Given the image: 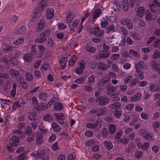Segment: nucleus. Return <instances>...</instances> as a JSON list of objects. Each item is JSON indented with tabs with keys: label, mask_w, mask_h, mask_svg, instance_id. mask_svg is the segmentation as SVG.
<instances>
[{
	"label": "nucleus",
	"mask_w": 160,
	"mask_h": 160,
	"mask_svg": "<svg viewBox=\"0 0 160 160\" xmlns=\"http://www.w3.org/2000/svg\"><path fill=\"white\" fill-rule=\"evenodd\" d=\"M106 111V107H98L90 110L89 112L92 114H95L97 116L99 117L105 114Z\"/></svg>",
	"instance_id": "nucleus-1"
},
{
	"label": "nucleus",
	"mask_w": 160,
	"mask_h": 160,
	"mask_svg": "<svg viewBox=\"0 0 160 160\" xmlns=\"http://www.w3.org/2000/svg\"><path fill=\"white\" fill-rule=\"evenodd\" d=\"M92 34H94L96 37H102L103 36L104 30H101L99 27H96L90 31Z\"/></svg>",
	"instance_id": "nucleus-2"
},
{
	"label": "nucleus",
	"mask_w": 160,
	"mask_h": 160,
	"mask_svg": "<svg viewBox=\"0 0 160 160\" xmlns=\"http://www.w3.org/2000/svg\"><path fill=\"white\" fill-rule=\"evenodd\" d=\"M109 99L106 96H101L97 98L96 102L100 106H105L109 102Z\"/></svg>",
	"instance_id": "nucleus-3"
},
{
	"label": "nucleus",
	"mask_w": 160,
	"mask_h": 160,
	"mask_svg": "<svg viewBox=\"0 0 160 160\" xmlns=\"http://www.w3.org/2000/svg\"><path fill=\"white\" fill-rule=\"evenodd\" d=\"M54 116L55 117L56 121L60 124H62L64 121V114L62 113H54Z\"/></svg>",
	"instance_id": "nucleus-4"
},
{
	"label": "nucleus",
	"mask_w": 160,
	"mask_h": 160,
	"mask_svg": "<svg viewBox=\"0 0 160 160\" xmlns=\"http://www.w3.org/2000/svg\"><path fill=\"white\" fill-rule=\"evenodd\" d=\"M9 142L10 145L13 147L18 146L20 142L18 137L13 136L9 140Z\"/></svg>",
	"instance_id": "nucleus-5"
},
{
	"label": "nucleus",
	"mask_w": 160,
	"mask_h": 160,
	"mask_svg": "<svg viewBox=\"0 0 160 160\" xmlns=\"http://www.w3.org/2000/svg\"><path fill=\"white\" fill-rule=\"evenodd\" d=\"M120 23L123 25H126L129 29H131L133 28L132 22L128 19L124 18L121 20Z\"/></svg>",
	"instance_id": "nucleus-6"
},
{
	"label": "nucleus",
	"mask_w": 160,
	"mask_h": 160,
	"mask_svg": "<svg viewBox=\"0 0 160 160\" xmlns=\"http://www.w3.org/2000/svg\"><path fill=\"white\" fill-rule=\"evenodd\" d=\"M0 102L2 108L7 110H9L10 108L9 100L4 99L2 98H0Z\"/></svg>",
	"instance_id": "nucleus-7"
},
{
	"label": "nucleus",
	"mask_w": 160,
	"mask_h": 160,
	"mask_svg": "<svg viewBox=\"0 0 160 160\" xmlns=\"http://www.w3.org/2000/svg\"><path fill=\"white\" fill-rule=\"evenodd\" d=\"M68 60V57L62 56L60 59L59 60V62L62 69H63L66 66L67 62Z\"/></svg>",
	"instance_id": "nucleus-8"
},
{
	"label": "nucleus",
	"mask_w": 160,
	"mask_h": 160,
	"mask_svg": "<svg viewBox=\"0 0 160 160\" xmlns=\"http://www.w3.org/2000/svg\"><path fill=\"white\" fill-rule=\"evenodd\" d=\"M135 68H140L141 69L144 70H147V65L144 61H139L138 63H136Z\"/></svg>",
	"instance_id": "nucleus-9"
},
{
	"label": "nucleus",
	"mask_w": 160,
	"mask_h": 160,
	"mask_svg": "<svg viewBox=\"0 0 160 160\" xmlns=\"http://www.w3.org/2000/svg\"><path fill=\"white\" fill-rule=\"evenodd\" d=\"M45 24V21L43 19H41L37 24L36 30L37 32H41L43 29Z\"/></svg>",
	"instance_id": "nucleus-10"
},
{
	"label": "nucleus",
	"mask_w": 160,
	"mask_h": 160,
	"mask_svg": "<svg viewBox=\"0 0 160 160\" xmlns=\"http://www.w3.org/2000/svg\"><path fill=\"white\" fill-rule=\"evenodd\" d=\"M85 67L84 63L80 62L78 63V66L75 70V72L78 74H80L83 72V70Z\"/></svg>",
	"instance_id": "nucleus-11"
},
{
	"label": "nucleus",
	"mask_w": 160,
	"mask_h": 160,
	"mask_svg": "<svg viewBox=\"0 0 160 160\" xmlns=\"http://www.w3.org/2000/svg\"><path fill=\"white\" fill-rule=\"evenodd\" d=\"M118 87V85L113 86L110 83H109L107 86V88L108 89V94L109 95L112 94V93L116 90Z\"/></svg>",
	"instance_id": "nucleus-12"
},
{
	"label": "nucleus",
	"mask_w": 160,
	"mask_h": 160,
	"mask_svg": "<svg viewBox=\"0 0 160 160\" xmlns=\"http://www.w3.org/2000/svg\"><path fill=\"white\" fill-rule=\"evenodd\" d=\"M48 107L47 104L45 103L40 102L39 105L35 106L34 108L38 111H42L46 109Z\"/></svg>",
	"instance_id": "nucleus-13"
},
{
	"label": "nucleus",
	"mask_w": 160,
	"mask_h": 160,
	"mask_svg": "<svg viewBox=\"0 0 160 160\" xmlns=\"http://www.w3.org/2000/svg\"><path fill=\"white\" fill-rule=\"evenodd\" d=\"M35 57L32 56L30 53H26L23 56L24 61L27 62H31Z\"/></svg>",
	"instance_id": "nucleus-14"
},
{
	"label": "nucleus",
	"mask_w": 160,
	"mask_h": 160,
	"mask_svg": "<svg viewBox=\"0 0 160 160\" xmlns=\"http://www.w3.org/2000/svg\"><path fill=\"white\" fill-rule=\"evenodd\" d=\"M38 156L42 160H49L48 152L46 150L38 154Z\"/></svg>",
	"instance_id": "nucleus-15"
},
{
	"label": "nucleus",
	"mask_w": 160,
	"mask_h": 160,
	"mask_svg": "<svg viewBox=\"0 0 160 160\" xmlns=\"http://www.w3.org/2000/svg\"><path fill=\"white\" fill-rule=\"evenodd\" d=\"M142 97V94L140 92H138L132 96L130 98V100L135 102L140 100Z\"/></svg>",
	"instance_id": "nucleus-16"
},
{
	"label": "nucleus",
	"mask_w": 160,
	"mask_h": 160,
	"mask_svg": "<svg viewBox=\"0 0 160 160\" xmlns=\"http://www.w3.org/2000/svg\"><path fill=\"white\" fill-rule=\"evenodd\" d=\"M75 16V14L70 12H67L66 16V22L68 23H71Z\"/></svg>",
	"instance_id": "nucleus-17"
},
{
	"label": "nucleus",
	"mask_w": 160,
	"mask_h": 160,
	"mask_svg": "<svg viewBox=\"0 0 160 160\" xmlns=\"http://www.w3.org/2000/svg\"><path fill=\"white\" fill-rule=\"evenodd\" d=\"M26 27L24 25H22L19 28L16 30L15 33L17 34H24L26 33Z\"/></svg>",
	"instance_id": "nucleus-18"
},
{
	"label": "nucleus",
	"mask_w": 160,
	"mask_h": 160,
	"mask_svg": "<svg viewBox=\"0 0 160 160\" xmlns=\"http://www.w3.org/2000/svg\"><path fill=\"white\" fill-rule=\"evenodd\" d=\"M35 140L36 144L37 145L40 146L42 143V136L41 133H38L36 134Z\"/></svg>",
	"instance_id": "nucleus-19"
},
{
	"label": "nucleus",
	"mask_w": 160,
	"mask_h": 160,
	"mask_svg": "<svg viewBox=\"0 0 160 160\" xmlns=\"http://www.w3.org/2000/svg\"><path fill=\"white\" fill-rule=\"evenodd\" d=\"M54 11L52 9H48L47 10L45 14V17L47 19H50L54 16Z\"/></svg>",
	"instance_id": "nucleus-20"
},
{
	"label": "nucleus",
	"mask_w": 160,
	"mask_h": 160,
	"mask_svg": "<svg viewBox=\"0 0 160 160\" xmlns=\"http://www.w3.org/2000/svg\"><path fill=\"white\" fill-rule=\"evenodd\" d=\"M50 66L48 64H46L43 65L40 68L42 72L43 73H47L50 68Z\"/></svg>",
	"instance_id": "nucleus-21"
},
{
	"label": "nucleus",
	"mask_w": 160,
	"mask_h": 160,
	"mask_svg": "<svg viewBox=\"0 0 160 160\" xmlns=\"http://www.w3.org/2000/svg\"><path fill=\"white\" fill-rule=\"evenodd\" d=\"M105 18H106V19L103 18L101 20L100 23L101 27L103 28H106L108 24V16L106 17Z\"/></svg>",
	"instance_id": "nucleus-22"
},
{
	"label": "nucleus",
	"mask_w": 160,
	"mask_h": 160,
	"mask_svg": "<svg viewBox=\"0 0 160 160\" xmlns=\"http://www.w3.org/2000/svg\"><path fill=\"white\" fill-rule=\"evenodd\" d=\"M9 72L10 75L12 78H16L20 73L18 70H16L13 68L10 69Z\"/></svg>",
	"instance_id": "nucleus-23"
},
{
	"label": "nucleus",
	"mask_w": 160,
	"mask_h": 160,
	"mask_svg": "<svg viewBox=\"0 0 160 160\" xmlns=\"http://www.w3.org/2000/svg\"><path fill=\"white\" fill-rule=\"evenodd\" d=\"M136 73L135 74L136 77L138 78L140 80L143 79L144 78V75L143 72L137 68H136Z\"/></svg>",
	"instance_id": "nucleus-24"
},
{
	"label": "nucleus",
	"mask_w": 160,
	"mask_h": 160,
	"mask_svg": "<svg viewBox=\"0 0 160 160\" xmlns=\"http://www.w3.org/2000/svg\"><path fill=\"white\" fill-rule=\"evenodd\" d=\"M121 104L120 103L118 102H116L113 103H112L110 105V108L114 109L115 110H118L121 109Z\"/></svg>",
	"instance_id": "nucleus-25"
},
{
	"label": "nucleus",
	"mask_w": 160,
	"mask_h": 160,
	"mask_svg": "<svg viewBox=\"0 0 160 160\" xmlns=\"http://www.w3.org/2000/svg\"><path fill=\"white\" fill-rule=\"evenodd\" d=\"M53 108L56 111H60L63 109V106L62 104L59 102H57L54 104Z\"/></svg>",
	"instance_id": "nucleus-26"
},
{
	"label": "nucleus",
	"mask_w": 160,
	"mask_h": 160,
	"mask_svg": "<svg viewBox=\"0 0 160 160\" xmlns=\"http://www.w3.org/2000/svg\"><path fill=\"white\" fill-rule=\"evenodd\" d=\"M38 97L39 99L40 100L44 101L46 100L47 97V94L46 92L40 91L39 92Z\"/></svg>",
	"instance_id": "nucleus-27"
},
{
	"label": "nucleus",
	"mask_w": 160,
	"mask_h": 160,
	"mask_svg": "<svg viewBox=\"0 0 160 160\" xmlns=\"http://www.w3.org/2000/svg\"><path fill=\"white\" fill-rule=\"evenodd\" d=\"M116 125L114 124H111L108 127L109 133L110 135H112L115 133L116 131Z\"/></svg>",
	"instance_id": "nucleus-28"
},
{
	"label": "nucleus",
	"mask_w": 160,
	"mask_h": 160,
	"mask_svg": "<svg viewBox=\"0 0 160 160\" xmlns=\"http://www.w3.org/2000/svg\"><path fill=\"white\" fill-rule=\"evenodd\" d=\"M51 126L52 128L55 132H59L62 129L61 127L55 122L52 123Z\"/></svg>",
	"instance_id": "nucleus-29"
},
{
	"label": "nucleus",
	"mask_w": 160,
	"mask_h": 160,
	"mask_svg": "<svg viewBox=\"0 0 160 160\" xmlns=\"http://www.w3.org/2000/svg\"><path fill=\"white\" fill-rule=\"evenodd\" d=\"M28 118L30 120L34 121L37 118V115L33 112H30L28 113Z\"/></svg>",
	"instance_id": "nucleus-30"
},
{
	"label": "nucleus",
	"mask_w": 160,
	"mask_h": 160,
	"mask_svg": "<svg viewBox=\"0 0 160 160\" xmlns=\"http://www.w3.org/2000/svg\"><path fill=\"white\" fill-rule=\"evenodd\" d=\"M102 13V11L101 9L99 8L96 9L94 11L93 15V22L98 18Z\"/></svg>",
	"instance_id": "nucleus-31"
},
{
	"label": "nucleus",
	"mask_w": 160,
	"mask_h": 160,
	"mask_svg": "<svg viewBox=\"0 0 160 160\" xmlns=\"http://www.w3.org/2000/svg\"><path fill=\"white\" fill-rule=\"evenodd\" d=\"M129 3L127 0H123L122 2V9L124 11H127L128 9Z\"/></svg>",
	"instance_id": "nucleus-32"
},
{
	"label": "nucleus",
	"mask_w": 160,
	"mask_h": 160,
	"mask_svg": "<svg viewBox=\"0 0 160 160\" xmlns=\"http://www.w3.org/2000/svg\"><path fill=\"white\" fill-rule=\"evenodd\" d=\"M40 37L36 38L35 40V42L37 43H42L45 42L47 40V38H46L44 36H42V33H41L40 35Z\"/></svg>",
	"instance_id": "nucleus-33"
},
{
	"label": "nucleus",
	"mask_w": 160,
	"mask_h": 160,
	"mask_svg": "<svg viewBox=\"0 0 160 160\" xmlns=\"http://www.w3.org/2000/svg\"><path fill=\"white\" fill-rule=\"evenodd\" d=\"M53 116L51 114L47 113L43 117V119L45 121L48 122L52 121L53 119Z\"/></svg>",
	"instance_id": "nucleus-34"
},
{
	"label": "nucleus",
	"mask_w": 160,
	"mask_h": 160,
	"mask_svg": "<svg viewBox=\"0 0 160 160\" xmlns=\"http://www.w3.org/2000/svg\"><path fill=\"white\" fill-rule=\"evenodd\" d=\"M98 68L102 71H106L108 68V65L102 62H100L98 63Z\"/></svg>",
	"instance_id": "nucleus-35"
},
{
	"label": "nucleus",
	"mask_w": 160,
	"mask_h": 160,
	"mask_svg": "<svg viewBox=\"0 0 160 160\" xmlns=\"http://www.w3.org/2000/svg\"><path fill=\"white\" fill-rule=\"evenodd\" d=\"M77 58L75 55H73L69 59L68 61V65L70 66H72L76 61Z\"/></svg>",
	"instance_id": "nucleus-36"
},
{
	"label": "nucleus",
	"mask_w": 160,
	"mask_h": 160,
	"mask_svg": "<svg viewBox=\"0 0 160 160\" xmlns=\"http://www.w3.org/2000/svg\"><path fill=\"white\" fill-rule=\"evenodd\" d=\"M103 143L108 150L112 149L113 148V145L112 143L110 142L105 141L103 142Z\"/></svg>",
	"instance_id": "nucleus-37"
},
{
	"label": "nucleus",
	"mask_w": 160,
	"mask_h": 160,
	"mask_svg": "<svg viewBox=\"0 0 160 160\" xmlns=\"http://www.w3.org/2000/svg\"><path fill=\"white\" fill-rule=\"evenodd\" d=\"M12 132L13 133L18 135V137H23L24 136L22 131L18 128L13 129L12 130Z\"/></svg>",
	"instance_id": "nucleus-38"
},
{
	"label": "nucleus",
	"mask_w": 160,
	"mask_h": 160,
	"mask_svg": "<svg viewBox=\"0 0 160 160\" xmlns=\"http://www.w3.org/2000/svg\"><path fill=\"white\" fill-rule=\"evenodd\" d=\"M102 121L100 119H98L96 121L95 125L96 128V131H98L102 127Z\"/></svg>",
	"instance_id": "nucleus-39"
},
{
	"label": "nucleus",
	"mask_w": 160,
	"mask_h": 160,
	"mask_svg": "<svg viewBox=\"0 0 160 160\" xmlns=\"http://www.w3.org/2000/svg\"><path fill=\"white\" fill-rule=\"evenodd\" d=\"M115 31V28L113 24H112L110 26L107 28L105 32L106 33H109L113 32Z\"/></svg>",
	"instance_id": "nucleus-40"
},
{
	"label": "nucleus",
	"mask_w": 160,
	"mask_h": 160,
	"mask_svg": "<svg viewBox=\"0 0 160 160\" xmlns=\"http://www.w3.org/2000/svg\"><path fill=\"white\" fill-rule=\"evenodd\" d=\"M110 81V78L108 76H106L104 77L101 80V82H100L99 85L102 86L103 84L109 82Z\"/></svg>",
	"instance_id": "nucleus-41"
},
{
	"label": "nucleus",
	"mask_w": 160,
	"mask_h": 160,
	"mask_svg": "<svg viewBox=\"0 0 160 160\" xmlns=\"http://www.w3.org/2000/svg\"><path fill=\"white\" fill-rule=\"evenodd\" d=\"M144 12V9L143 8L139 7L137 10V15L139 17L142 18L143 17Z\"/></svg>",
	"instance_id": "nucleus-42"
},
{
	"label": "nucleus",
	"mask_w": 160,
	"mask_h": 160,
	"mask_svg": "<svg viewBox=\"0 0 160 160\" xmlns=\"http://www.w3.org/2000/svg\"><path fill=\"white\" fill-rule=\"evenodd\" d=\"M39 130L42 133H46L48 131L45 126L43 125V123L42 122H41L39 126Z\"/></svg>",
	"instance_id": "nucleus-43"
},
{
	"label": "nucleus",
	"mask_w": 160,
	"mask_h": 160,
	"mask_svg": "<svg viewBox=\"0 0 160 160\" xmlns=\"http://www.w3.org/2000/svg\"><path fill=\"white\" fill-rule=\"evenodd\" d=\"M85 49L88 52L91 53L94 52L96 51L95 47L89 45H87L85 47Z\"/></svg>",
	"instance_id": "nucleus-44"
},
{
	"label": "nucleus",
	"mask_w": 160,
	"mask_h": 160,
	"mask_svg": "<svg viewBox=\"0 0 160 160\" xmlns=\"http://www.w3.org/2000/svg\"><path fill=\"white\" fill-rule=\"evenodd\" d=\"M42 36H44L46 38L49 37L51 33V31L50 29H47L42 32Z\"/></svg>",
	"instance_id": "nucleus-45"
},
{
	"label": "nucleus",
	"mask_w": 160,
	"mask_h": 160,
	"mask_svg": "<svg viewBox=\"0 0 160 160\" xmlns=\"http://www.w3.org/2000/svg\"><path fill=\"white\" fill-rule=\"evenodd\" d=\"M86 78V77L79 78L75 80L74 82L80 84H82L85 82Z\"/></svg>",
	"instance_id": "nucleus-46"
},
{
	"label": "nucleus",
	"mask_w": 160,
	"mask_h": 160,
	"mask_svg": "<svg viewBox=\"0 0 160 160\" xmlns=\"http://www.w3.org/2000/svg\"><path fill=\"white\" fill-rule=\"evenodd\" d=\"M100 131H101L102 134V137L103 138H106L108 137V132L106 128H102Z\"/></svg>",
	"instance_id": "nucleus-47"
},
{
	"label": "nucleus",
	"mask_w": 160,
	"mask_h": 160,
	"mask_svg": "<svg viewBox=\"0 0 160 160\" xmlns=\"http://www.w3.org/2000/svg\"><path fill=\"white\" fill-rule=\"evenodd\" d=\"M25 134L27 135L32 134L33 132L31 128L29 126H27L25 129Z\"/></svg>",
	"instance_id": "nucleus-48"
},
{
	"label": "nucleus",
	"mask_w": 160,
	"mask_h": 160,
	"mask_svg": "<svg viewBox=\"0 0 160 160\" xmlns=\"http://www.w3.org/2000/svg\"><path fill=\"white\" fill-rule=\"evenodd\" d=\"M95 77L93 75H91L88 78L87 83L90 85L93 84L95 82Z\"/></svg>",
	"instance_id": "nucleus-49"
},
{
	"label": "nucleus",
	"mask_w": 160,
	"mask_h": 160,
	"mask_svg": "<svg viewBox=\"0 0 160 160\" xmlns=\"http://www.w3.org/2000/svg\"><path fill=\"white\" fill-rule=\"evenodd\" d=\"M96 141L92 139H90L85 141V145L87 147H90L92 146L93 144L96 143Z\"/></svg>",
	"instance_id": "nucleus-50"
},
{
	"label": "nucleus",
	"mask_w": 160,
	"mask_h": 160,
	"mask_svg": "<svg viewBox=\"0 0 160 160\" xmlns=\"http://www.w3.org/2000/svg\"><path fill=\"white\" fill-rule=\"evenodd\" d=\"M110 55V53L109 52H101L99 53V56L100 58H106L109 57Z\"/></svg>",
	"instance_id": "nucleus-51"
},
{
	"label": "nucleus",
	"mask_w": 160,
	"mask_h": 160,
	"mask_svg": "<svg viewBox=\"0 0 160 160\" xmlns=\"http://www.w3.org/2000/svg\"><path fill=\"white\" fill-rule=\"evenodd\" d=\"M152 15L149 10H147L145 13V18L147 21H150L152 18Z\"/></svg>",
	"instance_id": "nucleus-52"
},
{
	"label": "nucleus",
	"mask_w": 160,
	"mask_h": 160,
	"mask_svg": "<svg viewBox=\"0 0 160 160\" xmlns=\"http://www.w3.org/2000/svg\"><path fill=\"white\" fill-rule=\"evenodd\" d=\"M17 87L16 83H13L12 84V88L11 92V95L12 97H14L16 95V90Z\"/></svg>",
	"instance_id": "nucleus-53"
},
{
	"label": "nucleus",
	"mask_w": 160,
	"mask_h": 160,
	"mask_svg": "<svg viewBox=\"0 0 160 160\" xmlns=\"http://www.w3.org/2000/svg\"><path fill=\"white\" fill-rule=\"evenodd\" d=\"M28 136V137L27 138V141L29 143L32 142L34 140L35 138V133L33 132L32 134Z\"/></svg>",
	"instance_id": "nucleus-54"
},
{
	"label": "nucleus",
	"mask_w": 160,
	"mask_h": 160,
	"mask_svg": "<svg viewBox=\"0 0 160 160\" xmlns=\"http://www.w3.org/2000/svg\"><path fill=\"white\" fill-rule=\"evenodd\" d=\"M25 76L27 81L28 82L31 81L33 80V76L30 72L26 73L25 74Z\"/></svg>",
	"instance_id": "nucleus-55"
},
{
	"label": "nucleus",
	"mask_w": 160,
	"mask_h": 160,
	"mask_svg": "<svg viewBox=\"0 0 160 160\" xmlns=\"http://www.w3.org/2000/svg\"><path fill=\"white\" fill-rule=\"evenodd\" d=\"M140 2V0H130V5L132 8L134 5H136L137 6H138L139 5Z\"/></svg>",
	"instance_id": "nucleus-56"
},
{
	"label": "nucleus",
	"mask_w": 160,
	"mask_h": 160,
	"mask_svg": "<svg viewBox=\"0 0 160 160\" xmlns=\"http://www.w3.org/2000/svg\"><path fill=\"white\" fill-rule=\"evenodd\" d=\"M149 89L151 91H160V88H157L155 87V85L151 83L149 85Z\"/></svg>",
	"instance_id": "nucleus-57"
},
{
	"label": "nucleus",
	"mask_w": 160,
	"mask_h": 160,
	"mask_svg": "<svg viewBox=\"0 0 160 160\" xmlns=\"http://www.w3.org/2000/svg\"><path fill=\"white\" fill-rule=\"evenodd\" d=\"M122 114V111L121 109H119L115 110L114 115L115 118H118L121 116Z\"/></svg>",
	"instance_id": "nucleus-58"
},
{
	"label": "nucleus",
	"mask_w": 160,
	"mask_h": 160,
	"mask_svg": "<svg viewBox=\"0 0 160 160\" xmlns=\"http://www.w3.org/2000/svg\"><path fill=\"white\" fill-rule=\"evenodd\" d=\"M46 2H42L40 1L38 8L40 10H42L46 8Z\"/></svg>",
	"instance_id": "nucleus-59"
},
{
	"label": "nucleus",
	"mask_w": 160,
	"mask_h": 160,
	"mask_svg": "<svg viewBox=\"0 0 160 160\" xmlns=\"http://www.w3.org/2000/svg\"><path fill=\"white\" fill-rule=\"evenodd\" d=\"M86 127L88 128L94 129L96 131V128L94 123L89 122L86 124Z\"/></svg>",
	"instance_id": "nucleus-60"
},
{
	"label": "nucleus",
	"mask_w": 160,
	"mask_h": 160,
	"mask_svg": "<svg viewBox=\"0 0 160 160\" xmlns=\"http://www.w3.org/2000/svg\"><path fill=\"white\" fill-rule=\"evenodd\" d=\"M120 30H121L124 36V42H125V38L128 35V31L126 29L123 27H120Z\"/></svg>",
	"instance_id": "nucleus-61"
},
{
	"label": "nucleus",
	"mask_w": 160,
	"mask_h": 160,
	"mask_svg": "<svg viewBox=\"0 0 160 160\" xmlns=\"http://www.w3.org/2000/svg\"><path fill=\"white\" fill-rule=\"evenodd\" d=\"M91 151L92 152H98L99 151V147L98 145H95L92 146L91 148Z\"/></svg>",
	"instance_id": "nucleus-62"
},
{
	"label": "nucleus",
	"mask_w": 160,
	"mask_h": 160,
	"mask_svg": "<svg viewBox=\"0 0 160 160\" xmlns=\"http://www.w3.org/2000/svg\"><path fill=\"white\" fill-rule=\"evenodd\" d=\"M85 91L88 92H91L92 90V88L91 85L89 84L86 85L84 86Z\"/></svg>",
	"instance_id": "nucleus-63"
},
{
	"label": "nucleus",
	"mask_w": 160,
	"mask_h": 160,
	"mask_svg": "<svg viewBox=\"0 0 160 160\" xmlns=\"http://www.w3.org/2000/svg\"><path fill=\"white\" fill-rule=\"evenodd\" d=\"M26 158V154L25 153H22L19 155L17 158V160H25Z\"/></svg>",
	"instance_id": "nucleus-64"
}]
</instances>
